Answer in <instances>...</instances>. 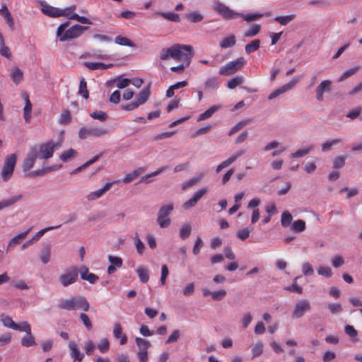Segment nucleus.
<instances>
[{
    "mask_svg": "<svg viewBox=\"0 0 362 362\" xmlns=\"http://www.w3.org/2000/svg\"><path fill=\"white\" fill-rule=\"evenodd\" d=\"M193 56L194 51L191 45L175 44L169 48L162 49L160 58L166 60L170 57L177 61L186 62V66H188Z\"/></svg>",
    "mask_w": 362,
    "mask_h": 362,
    "instance_id": "nucleus-1",
    "label": "nucleus"
},
{
    "mask_svg": "<svg viewBox=\"0 0 362 362\" xmlns=\"http://www.w3.org/2000/svg\"><path fill=\"white\" fill-rule=\"evenodd\" d=\"M62 140L55 143L50 140L46 143L36 144L30 148L32 151H35V156L40 159H49L52 157L54 149L61 147Z\"/></svg>",
    "mask_w": 362,
    "mask_h": 362,
    "instance_id": "nucleus-2",
    "label": "nucleus"
},
{
    "mask_svg": "<svg viewBox=\"0 0 362 362\" xmlns=\"http://www.w3.org/2000/svg\"><path fill=\"white\" fill-rule=\"evenodd\" d=\"M58 308L66 310L79 309L86 312L90 308V304L86 297L77 296L60 302Z\"/></svg>",
    "mask_w": 362,
    "mask_h": 362,
    "instance_id": "nucleus-3",
    "label": "nucleus"
},
{
    "mask_svg": "<svg viewBox=\"0 0 362 362\" xmlns=\"http://www.w3.org/2000/svg\"><path fill=\"white\" fill-rule=\"evenodd\" d=\"M69 25V22L67 21L61 24L57 28V35L61 42L75 39L81 36L77 25H74L68 30H66Z\"/></svg>",
    "mask_w": 362,
    "mask_h": 362,
    "instance_id": "nucleus-4",
    "label": "nucleus"
},
{
    "mask_svg": "<svg viewBox=\"0 0 362 362\" xmlns=\"http://www.w3.org/2000/svg\"><path fill=\"white\" fill-rule=\"evenodd\" d=\"M78 273L79 269L75 266H71L59 275V281L64 287H67L77 281Z\"/></svg>",
    "mask_w": 362,
    "mask_h": 362,
    "instance_id": "nucleus-5",
    "label": "nucleus"
},
{
    "mask_svg": "<svg viewBox=\"0 0 362 362\" xmlns=\"http://www.w3.org/2000/svg\"><path fill=\"white\" fill-rule=\"evenodd\" d=\"M108 133V130L101 127H83L79 129L78 137L81 139H86L88 137H103Z\"/></svg>",
    "mask_w": 362,
    "mask_h": 362,
    "instance_id": "nucleus-6",
    "label": "nucleus"
},
{
    "mask_svg": "<svg viewBox=\"0 0 362 362\" xmlns=\"http://www.w3.org/2000/svg\"><path fill=\"white\" fill-rule=\"evenodd\" d=\"M213 8L216 12L226 20L235 19L240 17V16H243V13L236 12L219 1L214 2Z\"/></svg>",
    "mask_w": 362,
    "mask_h": 362,
    "instance_id": "nucleus-7",
    "label": "nucleus"
},
{
    "mask_svg": "<svg viewBox=\"0 0 362 362\" xmlns=\"http://www.w3.org/2000/svg\"><path fill=\"white\" fill-rule=\"evenodd\" d=\"M16 161L17 156L16 153H12L6 158L1 173L4 181H8L12 176Z\"/></svg>",
    "mask_w": 362,
    "mask_h": 362,
    "instance_id": "nucleus-8",
    "label": "nucleus"
},
{
    "mask_svg": "<svg viewBox=\"0 0 362 362\" xmlns=\"http://www.w3.org/2000/svg\"><path fill=\"white\" fill-rule=\"evenodd\" d=\"M173 210V204H168L162 206L158 213L157 221L160 228H165L170 226L171 221L168 217Z\"/></svg>",
    "mask_w": 362,
    "mask_h": 362,
    "instance_id": "nucleus-9",
    "label": "nucleus"
},
{
    "mask_svg": "<svg viewBox=\"0 0 362 362\" xmlns=\"http://www.w3.org/2000/svg\"><path fill=\"white\" fill-rule=\"evenodd\" d=\"M245 63V59L243 57H239L221 67L219 69V74L222 76L231 75L238 71Z\"/></svg>",
    "mask_w": 362,
    "mask_h": 362,
    "instance_id": "nucleus-10",
    "label": "nucleus"
},
{
    "mask_svg": "<svg viewBox=\"0 0 362 362\" xmlns=\"http://www.w3.org/2000/svg\"><path fill=\"white\" fill-rule=\"evenodd\" d=\"M311 310V306L308 300H301L298 301L292 313V318L297 319L301 317L306 312Z\"/></svg>",
    "mask_w": 362,
    "mask_h": 362,
    "instance_id": "nucleus-11",
    "label": "nucleus"
},
{
    "mask_svg": "<svg viewBox=\"0 0 362 362\" xmlns=\"http://www.w3.org/2000/svg\"><path fill=\"white\" fill-rule=\"evenodd\" d=\"M298 81V78H293L289 83L283 85L280 88L276 89L272 93H271L269 94V95L268 96V99L273 100V99L277 98L278 96H279L280 95L284 93L287 90L291 89L297 83Z\"/></svg>",
    "mask_w": 362,
    "mask_h": 362,
    "instance_id": "nucleus-12",
    "label": "nucleus"
},
{
    "mask_svg": "<svg viewBox=\"0 0 362 362\" xmlns=\"http://www.w3.org/2000/svg\"><path fill=\"white\" fill-rule=\"evenodd\" d=\"M332 82L329 80L322 81L316 88V99L318 101H322L324 99L323 94L329 93L331 90Z\"/></svg>",
    "mask_w": 362,
    "mask_h": 362,
    "instance_id": "nucleus-13",
    "label": "nucleus"
},
{
    "mask_svg": "<svg viewBox=\"0 0 362 362\" xmlns=\"http://www.w3.org/2000/svg\"><path fill=\"white\" fill-rule=\"evenodd\" d=\"M37 158L35 151H32L30 148L25 158L22 163V170L24 173H28L34 166Z\"/></svg>",
    "mask_w": 362,
    "mask_h": 362,
    "instance_id": "nucleus-14",
    "label": "nucleus"
},
{
    "mask_svg": "<svg viewBox=\"0 0 362 362\" xmlns=\"http://www.w3.org/2000/svg\"><path fill=\"white\" fill-rule=\"evenodd\" d=\"M114 184V182H107L104 185V186L96 191L91 192L89 193L86 198L88 201H93L95 199H97L100 197H101L106 192H107L112 185Z\"/></svg>",
    "mask_w": 362,
    "mask_h": 362,
    "instance_id": "nucleus-15",
    "label": "nucleus"
},
{
    "mask_svg": "<svg viewBox=\"0 0 362 362\" xmlns=\"http://www.w3.org/2000/svg\"><path fill=\"white\" fill-rule=\"evenodd\" d=\"M60 226H61V225H58L56 226H49V227H47V228H45L40 230L33 237L32 239L26 241L24 244H23V245L21 247L22 250H24L28 246L31 245L35 241H37V240H39L44 235V233L45 232H47L48 230L59 228Z\"/></svg>",
    "mask_w": 362,
    "mask_h": 362,
    "instance_id": "nucleus-16",
    "label": "nucleus"
},
{
    "mask_svg": "<svg viewBox=\"0 0 362 362\" xmlns=\"http://www.w3.org/2000/svg\"><path fill=\"white\" fill-rule=\"evenodd\" d=\"M79 272L81 274V278L83 280L88 281L92 284H95L99 279V277L97 275L93 273H89L88 269L86 267H82Z\"/></svg>",
    "mask_w": 362,
    "mask_h": 362,
    "instance_id": "nucleus-17",
    "label": "nucleus"
},
{
    "mask_svg": "<svg viewBox=\"0 0 362 362\" xmlns=\"http://www.w3.org/2000/svg\"><path fill=\"white\" fill-rule=\"evenodd\" d=\"M69 347L71 351V356L74 361H82L83 358V354L81 353L76 344L74 341H70Z\"/></svg>",
    "mask_w": 362,
    "mask_h": 362,
    "instance_id": "nucleus-18",
    "label": "nucleus"
},
{
    "mask_svg": "<svg viewBox=\"0 0 362 362\" xmlns=\"http://www.w3.org/2000/svg\"><path fill=\"white\" fill-rule=\"evenodd\" d=\"M222 108L220 105H213L206 110L204 112L200 114L198 117L197 121L200 122L210 118L215 112Z\"/></svg>",
    "mask_w": 362,
    "mask_h": 362,
    "instance_id": "nucleus-19",
    "label": "nucleus"
},
{
    "mask_svg": "<svg viewBox=\"0 0 362 362\" xmlns=\"http://www.w3.org/2000/svg\"><path fill=\"white\" fill-rule=\"evenodd\" d=\"M84 66L89 69L90 70H96V69H107L108 68L112 67L113 64H104L102 62H86L83 63Z\"/></svg>",
    "mask_w": 362,
    "mask_h": 362,
    "instance_id": "nucleus-20",
    "label": "nucleus"
},
{
    "mask_svg": "<svg viewBox=\"0 0 362 362\" xmlns=\"http://www.w3.org/2000/svg\"><path fill=\"white\" fill-rule=\"evenodd\" d=\"M42 11L44 14L51 17H59L60 9L42 3Z\"/></svg>",
    "mask_w": 362,
    "mask_h": 362,
    "instance_id": "nucleus-21",
    "label": "nucleus"
},
{
    "mask_svg": "<svg viewBox=\"0 0 362 362\" xmlns=\"http://www.w3.org/2000/svg\"><path fill=\"white\" fill-rule=\"evenodd\" d=\"M10 76L13 83L18 85L23 78V71L18 66H15L11 69Z\"/></svg>",
    "mask_w": 362,
    "mask_h": 362,
    "instance_id": "nucleus-22",
    "label": "nucleus"
},
{
    "mask_svg": "<svg viewBox=\"0 0 362 362\" xmlns=\"http://www.w3.org/2000/svg\"><path fill=\"white\" fill-rule=\"evenodd\" d=\"M218 87V80L216 76L208 78L204 84L205 91H211L217 89Z\"/></svg>",
    "mask_w": 362,
    "mask_h": 362,
    "instance_id": "nucleus-23",
    "label": "nucleus"
},
{
    "mask_svg": "<svg viewBox=\"0 0 362 362\" xmlns=\"http://www.w3.org/2000/svg\"><path fill=\"white\" fill-rule=\"evenodd\" d=\"M185 18L190 23H199L203 21L204 16L198 11H194L185 15Z\"/></svg>",
    "mask_w": 362,
    "mask_h": 362,
    "instance_id": "nucleus-24",
    "label": "nucleus"
},
{
    "mask_svg": "<svg viewBox=\"0 0 362 362\" xmlns=\"http://www.w3.org/2000/svg\"><path fill=\"white\" fill-rule=\"evenodd\" d=\"M150 84L144 90H142L136 98V103L140 105L144 104L150 96Z\"/></svg>",
    "mask_w": 362,
    "mask_h": 362,
    "instance_id": "nucleus-25",
    "label": "nucleus"
},
{
    "mask_svg": "<svg viewBox=\"0 0 362 362\" xmlns=\"http://www.w3.org/2000/svg\"><path fill=\"white\" fill-rule=\"evenodd\" d=\"M136 274L141 283H146L149 280L148 269L144 266H139L136 270Z\"/></svg>",
    "mask_w": 362,
    "mask_h": 362,
    "instance_id": "nucleus-26",
    "label": "nucleus"
},
{
    "mask_svg": "<svg viewBox=\"0 0 362 362\" xmlns=\"http://www.w3.org/2000/svg\"><path fill=\"white\" fill-rule=\"evenodd\" d=\"M51 247L49 245H45L40 252V258L45 264H47L50 260Z\"/></svg>",
    "mask_w": 362,
    "mask_h": 362,
    "instance_id": "nucleus-27",
    "label": "nucleus"
},
{
    "mask_svg": "<svg viewBox=\"0 0 362 362\" xmlns=\"http://www.w3.org/2000/svg\"><path fill=\"white\" fill-rule=\"evenodd\" d=\"M145 170V168H139L137 169H135L132 173H128L125 175V177L123 179V182L124 183H129L132 182L134 179L137 177L141 173L144 172Z\"/></svg>",
    "mask_w": 362,
    "mask_h": 362,
    "instance_id": "nucleus-28",
    "label": "nucleus"
},
{
    "mask_svg": "<svg viewBox=\"0 0 362 362\" xmlns=\"http://www.w3.org/2000/svg\"><path fill=\"white\" fill-rule=\"evenodd\" d=\"M235 43H236L235 36L234 35H230L228 37L223 38L221 41L220 46L221 48L226 49V48H229V47L234 46L235 45Z\"/></svg>",
    "mask_w": 362,
    "mask_h": 362,
    "instance_id": "nucleus-29",
    "label": "nucleus"
},
{
    "mask_svg": "<svg viewBox=\"0 0 362 362\" xmlns=\"http://www.w3.org/2000/svg\"><path fill=\"white\" fill-rule=\"evenodd\" d=\"M204 175L203 173L197 174L196 175H194L192 178H191L188 181L183 182L182 184V189H186L187 188L193 186L194 185L199 182L204 177Z\"/></svg>",
    "mask_w": 362,
    "mask_h": 362,
    "instance_id": "nucleus-30",
    "label": "nucleus"
},
{
    "mask_svg": "<svg viewBox=\"0 0 362 362\" xmlns=\"http://www.w3.org/2000/svg\"><path fill=\"white\" fill-rule=\"evenodd\" d=\"M342 142L341 139H334L332 140H327L322 144V151L323 152H327L330 151L333 146Z\"/></svg>",
    "mask_w": 362,
    "mask_h": 362,
    "instance_id": "nucleus-31",
    "label": "nucleus"
},
{
    "mask_svg": "<svg viewBox=\"0 0 362 362\" xmlns=\"http://www.w3.org/2000/svg\"><path fill=\"white\" fill-rule=\"evenodd\" d=\"M35 344L36 342L31 332L27 333L26 335L21 339V345L23 346L29 347Z\"/></svg>",
    "mask_w": 362,
    "mask_h": 362,
    "instance_id": "nucleus-32",
    "label": "nucleus"
},
{
    "mask_svg": "<svg viewBox=\"0 0 362 362\" xmlns=\"http://www.w3.org/2000/svg\"><path fill=\"white\" fill-rule=\"evenodd\" d=\"M260 40L259 39L254 40L245 45V52L248 54L255 52L259 48Z\"/></svg>",
    "mask_w": 362,
    "mask_h": 362,
    "instance_id": "nucleus-33",
    "label": "nucleus"
},
{
    "mask_svg": "<svg viewBox=\"0 0 362 362\" xmlns=\"http://www.w3.org/2000/svg\"><path fill=\"white\" fill-rule=\"evenodd\" d=\"M252 122V119H245L238 122L234 127L231 128L230 132H228V135L231 136L235 134L238 131L240 130L243 127L250 124Z\"/></svg>",
    "mask_w": 362,
    "mask_h": 362,
    "instance_id": "nucleus-34",
    "label": "nucleus"
},
{
    "mask_svg": "<svg viewBox=\"0 0 362 362\" xmlns=\"http://www.w3.org/2000/svg\"><path fill=\"white\" fill-rule=\"evenodd\" d=\"M261 30V26L258 24L252 25L250 28L244 33L245 37H252L257 35Z\"/></svg>",
    "mask_w": 362,
    "mask_h": 362,
    "instance_id": "nucleus-35",
    "label": "nucleus"
},
{
    "mask_svg": "<svg viewBox=\"0 0 362 362\" xmlns=\"http://www.w3.org/2000/svg\"><path fill=\"white\" fill-rule=\"evenodd\" d=\"M296 18L295 14H290L284 16H276L274 18V21L278 22L281 25H286L291 21H292Z\"/></svg>",
    "mask_w": 362,
    "mask_h": 362,
    "instance_id": "nucleus-36",
    "label": "nucleus"
},
{
    "mask_svg": "<svg viewBox=\"0 0 362 362\" xmlns=\"http://www.w3.org/2000/svg\"><path fill=\"white\" fill-rule=\"evenodd\" d=\"M158 14L164 18L173 21L178 23L180 21V18L179 14L173 13V12H168V13H163V12H159Z\"/></svg>",
    "mask_w": 362,
    "mask_h": 362,
    "instance_id": "nucleus-37",
    "label": "nucleus"
},
{
    "mask_svg": "<svg viewBox=\"0 0 362 362\" xmlns=\"http://www.w3.org/2000/svg\"><path fill=\"white\" fill-rule=\"evenodd\" d=\"M21 199V195H17V196L10 198V199H8L6 200L0 202V210L14 204L18 201H19Z\"/></svg>",
    "mask_w": 362,
    "mask_h": 362,
    "instance_id": "nucleus-38",
    "label": "nucleus"
},
{
    "mask_svg": "<svg viewBox=\"0 0 362 362\" xmlns=\"http://www.w3.org/2000/svg\"><path fill=\"white\" fill-rule=\"evenodd\" d=\"M78 94H80L85 99H88L89 97L87 83L85 78H83L80 81Z\"/></svg>",
    "mask_w": 362,
    "mask_h": 362,
    "instance_id": "nucleus-39",
    "label": "nucleus"
},
{
    "mask_svg": "<svg viewBox=\"0 0 362 362\" xmlns=\"http://www.w3.org/2000/svg\"><path fill=\"white\" fill-rule=\"evenodd\" d=\"M115 43L119 45L128 46L131 47H134V42L126 37L118 35L115 37Z\"/></svg>",
    "mask_w": 362,
    "mask_h": 362,
    "instance_id": "nucleus-40",
    "label": "nucleus"
},
{
    "mask_svg": "<svg viewBox=\"0 0 362 362\" xmlns=\"http://www.w3.org/2000/svg\"><path fill=\"white\" fill-rule=\"evenodd\" d=\"M244 78L241 76H237L228 81L227 87L230 89H233L238 86L242 84Z\"/></svg>",
    "mask_w": 362,
    "mask_h": 362,
    "instance_id": "nucleus-41",
    "label": "nucleus"
},
{
    "mask_svg": "<svg viewBox=\"0 0 362 362\" xmlns=\"http://www.w3.org/2000/svg\"><path fill=\"white\" fill-rule=\"evenodd\" d=\"M305 229V223L301 219L294 221L291 226V230L296 233L303 232Z\"/></svg>",
    "mask_w": 362,
    "mask_h": 362,
    "instance_id": "nucleus-42",
    "label": "nucleus"
},
{
    "mask_svg": "<svg viewBox=\"0 0 362 362\" xmlns=\"http://www.w3.org/2000/svg\"><path fill=\"white\" fill-rule=\"evenodd\" d=\"M346 159V156H338L335 157L333 160V165L332 168L334 169H339L344 166L345 160Z\"/></svg>",
    "mask_w": 362,
    "mask_h": 362,
    "instance_id": "nucleus-43",
    "label": "nucleus"
},
{
    "mask_svg": "<svg viewBox=\"0 0 362 362\" xmlns=\"http://www.w3.org/2000/svg\"><path fill=\"white\" fill-rule=\"evenodd\" d=\"M76 154L77 152L74 149L70 148L69 150L64 151L60 155L59 158L64 162H67L71 158L76 156Z\"/></svg>",
    "mask_w": 362,
    "mask_h": 362,
    "instance_id": "nucleus-44",
    "label": "nucleus"
},
{
    "mask_svg": "<svg viewBox=\"0 0 362 362\" xmlns=\"http://www.w3.org/2000/svg\"><path fill=\"white\" fill-rule=\"evenodd\" d=\"M14 330L25 332L26 334L31 332L30 325L26 322L23 321L19 324H16L14 325Z\"/></svg>",
    "mask_w": 362,
    "mask_h": 362,
    "instance_id": "nucleus-45",
    "label": "nucleus"
},
{
    "mask_svg": "<svg viewBox=\"0 0 362 362\" xmlns=\"http://www.w3.org/2000/svg\"><path fill=\"white\" fill-rule=\"evenodd\" d=\"M293 217L288 211H284L281 214V223L283 227H288Z\"/></svg>",
    "mask_w": 362,
    "mask_h": 362,
    "instance_id": "nucleus-46",
    "label": "nucleus"
},
{
    "mask_svg": "<svg viewBox=\"0 0 362 362\" xmlns=\"http://www.w3.org/2000/svg\"><path fill=\"white\" fill-rule=\"evenodd\" d=\"M192 231V227L189 224L184 225L180 230V238L185 240L189 237Z\"/></svg>",
    "mask_w": 362,
    "mask_h": 362,
    "instance_id": "nucleus-47",
    "label": "nucleus"
},
{
    "mask_svg": "<svg viewBox=\"0 0 362 362\" xmlns=\"http://www.w3.org/2000/svg\"><path fill=\"white\" fill-rule=\"evenodd\" d=\"M0 320L5 327L13 329L16 323L13 322V320L10 316L1 315L0 316Z\"/></svg>",
    "mask_w": 362,
    "mask_h": 362,
    "instance_id": "nucleus-48",
    "label": "nucleus"
},
{
    "mask_svg": "<svg viewBox=\"0 0 362 362\" xmlns=\"http://www.w3.org/2000/svg\"><path fill=\"white\" fill-rule=\"evenodd\" d=\"M90 116L94 119H98L100 122H105L107 119V115L103 111H95L90 114Z\"/></svg>",
    "mask_w": 362,
    "mask_h": 362,
    "instance_id": "nucleus-49",
    "label": "nucleus"
},
{
    "mask_svg": "<svg viewBox=\"0 0 362 362\" xmlns=\"http://www.w3.org/2000/svg\"><path fill=\"white\" fill-rule=\"evenodd\" d=\"M135 341L139 350H148V347L151 346L150 341L143 338L136 337Z\"/></svg>",
    "mask_w": 362,
    "mask_h": 362,
    "instance_id": "nucleus-50",
    "label": "nucleus"
},
{
    "mask_svg": "<svg viewBox=\"0 0 362 362\" xmlns=\"http://www.w3.org/2000/svg\"><path fill=\"white\" fill-rule=\"evenodd\" d=\"M313 150V146H309L304 148L297 150L295 153L291 155L292 158H300L306 156Z\"/></svg>",
    "mask_w": 362,
    "mask_h": 362,
    "instance_id": "nucleus-51",
    "label": "nucleus"
},
{
    "mask_svg": "<svg viewBox=\"0 0 362 362\" xmlns=\"http://www.w3.org/2000/svg\"><path fill=\"white\" fill-rule=\"evenodd\" d=\"M71 119L70 112L68 110H64L60 115L59 123L66 125L71 122Z\"/></svg>",
    "mask_w": 362,
    "mask_h": 362,
    "instance_id": "nucleus-52",
    "label": "nucleus"
},
{
    "mask_svg": "<svg viewBox=\"0 0 362 362\" xmlns=\"http://www.w3.org/2000/svg\"><path fill=\"white\" fill-rule=\"evenodd\" d=\"M134 243L137 253L139 255H141L145 250V245L144 243L141 240L138 235H136L134 237Z\"/></svg>",
    "mask_w": 362,
    "mask_h": 362,
    "instance_id": "nucleus-53",
    "label": "nucleus"
},
{
    "mask_svg": "<svg viewBox=\"0 0 362 362\" xmlns=\"http://www.w3.org/2000/svg\"><path fill=\"white\" fill-rule=\"evenodd\" d=\"M79 317L86 328L90 331L93 328V325L89 317L86 313H81Z\"/></svg>",
    "mask_w": 362,
    "mask_h": 362,
    "instance_id": "nucleus-54",
    "label": "nucleus"
},
{
    "mask_svg": "<svg viewBox=\"0 0 362 362\" xmlns=\"http://www.w3.org/2000/svg\"><path fill=\"white\" fill-rule=\"evenodd\" d=\"M69 19L71 20H76L78 22L83 23V24H93V23L86 17L81 16L77 13H74L71 16H70Z\"/></svg>",
    "mask_w": 362,
    "mask_h": 362,
    "instance_id": "nucleus-55",
    "label": "nucleus"
},
{
    "mask_svg": "<svg viewBox=\"0 0 362 362\" xmlns=\"http://www.w3.org/2000/svg\"><path fill=\"white\" fill-rule=\"evenodd\" d=\"M252 358L260 356L263 352V344L262 342L256 343L252 349Z\"/></svg>",
    "mask_w": 362,
    "mask_h": 362,
    "instance_id": "nucleus-56",
    "label": "nucleus"
},
{
    "mask_svg": "<svg viewBox=\"0 0 362 362\" xmlns=\"http://www.w3.org/2000/svg\"><path fill=\"white\" fill-rule=\"evenodd\" d=\"M358 69H359L358 66H356V67H354L352 69L345 71L342 74V75L339 78L338 81L341 82V81H344V79L354 75L358 70Z\"/></svg>",
    "mask_w": 362,
    "mask_h": 362,
    "instance_id": "nucleus-57",
    "label": "nucleus"
},
{
    "mask_svg": "<svg viewBox=\"0 0 362 362\" xmlns=\"http://www.w3.org/2000/svg\"><path fill=\"white\" fill-rule=\"evenodd\" d=\"M264 14L262 13H250L247 15L243 14V16H240V17H243L246 22L249 23L254 21L257 19H259L262 18Z\"/></svg>",
    "mask_w": 362,
    "mask_h": 362,
    "instance_id": "nucleus-58",
    "label": "nucleus"
},
{
    "mask_svg": "<svg viewBox=\"0 0 362 362\" xmlns=\"http://www.w3.org/2000/svg\"><path fill=\"white\" fill-rule=\"evenodd\" d=\"M108 260L115 267L120 268L122 266V259L119 257L108 256Z\"/></svg>",
    "mask_w": 362,
    "mask_h": 362,
    "instance_id": "nucleus-59",
    "label": "nucleus"
},
{
    "mask_svg": "<svg viewBox=\"0 0 362 362\" xmlns=\"http://www.w3.org/2000/svg\"><path fill=\"white\" fill-rule=\"evenodd\" d=\"M329 310L332 315L342 312V306L339 303H330L328 305Z\"/></svg>",
    "mask_w": 362,
    "mask_h": 362,
    "instance_id": "nucleus-60",
    "label": "nucleus"
},
{
    "mask_svg": "<svg viewBox=\"0 0 362 362\" xmlns=\"http://www.w3.org/2000/svg\"><path fill=\"white\" fill-rule=\"evenodd\" d=\"M115 81H117V87L119 89H122L127 87L131 83V80L129 78L120 79L119 78H118L113 81V82Z\"/></svg>",
    "mask_w": 362,
    "mask_h": 362,
    "instance_id": "nucleus-61",
    "label": "nucleus"
},
{
    "mask_svg": "<svg viewBox=\"0 0 362 362\" xmlns=\"http://www.w3.org/2000/svg\"><path fill=\"white\" fill-rule=\"evenodd\" d=\"M302 271L305 276H310L314 274V269L309 262H305L303 264Z\"/></svg>",
    "mask_w": 362,
    "mask_h": 362,
    "instance_id": "nucleus-62",
    "label": "nucleus"
},
{
    "mask_svg": "<svg viewBox=\"0 0 362 362\" xmlns=\"http://www.w3.org/2000/svg\"><path fill=\"white\" fill-rule=\"evenodd\" d=\"M319 275L324 276L325 277H330L332 275V272L329 267H320L317 269Z\"/></svg>",
    "mask_w": 362,
    "mask_h": 362,
    "instance_id": "nucleus-63",
    "label": "nucleus"
},
{
    "mask_svg": "<svg viewBox=\"0 0 362 362\" xmlns=\"http://www.w3.org/2000/svg\"><path fill=\"white\" fill-rule=\"evenodd\" d=\"M332 264L334 267L338 268L344 264V259L341 255H336L332 257Z\"/></svg>",
    "mask_w": 362,
    "mask_h": 362,
    "instance_id": "nucleus-64",
    "label": "nucleus"
}]
</instances>
